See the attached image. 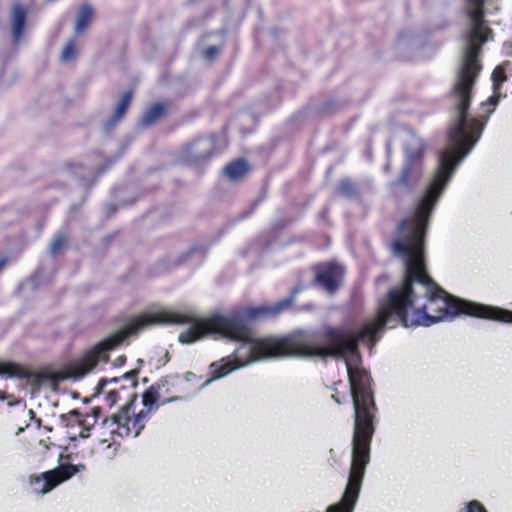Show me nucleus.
I'll return each instance as SVG.
<instances>
[{"label": "nucleus", "instance_id": "f257e3e1", "mask_svg": "<svg viewBox=\"0 0 512 512\" xmlns=\"http://www.w3.org/2000/svg\"><path fill=\"white\" fill-rule=\"evenodd\" d=\"M446 187L429 182L417 199L411 217L398 226V237L392 243L393 253L404 260L401 285L389 290L379 301L377 313L366 320L359 331L346 327L324 326L319 329H298L289 335L257 338L250 334L252 320L272 318L292 306L294 294L274 304L236 311V370L253 363L287 356L341 358L347 373L358 370L359 342L374 345L386 327L400 322L404 327H429L444 320L466 314L473 317L512 323V311L496 306L460 300L440 288L427 274L424 248L430 217ZM370 378V382L371 377ZM372 392V389L370 388Z\"/></svg>", "mask_w": 512, "mask_h": 512}, {"label": "nucleus", "instance_id": "f03ea898", "mask_svg": "<svg viewBox=\"0 0 512 512\" xmlns=\"http://www.w3.org/2000/svg\"><path fill=\"white\" fill-rule=\"evenodd\" d=\"M467 13L469 25L463 33V54L452 91L454 115L448 130V144L439 153L437 166L430 180L442 187L448 185L458 165L480 140L490 115L502 97L501 85L507 80L505 65L497 66L491 77L493 95L482 103V107L489 106L490 109L486 115L479 117L469 114L473 87L481 71V48L483 44L493 40V32L484 20V0H468Z\"/></svg>", "mask_w": 512, "mask_h": 512}, {"label": "nucleus", "instance_id": "7ed1b4c3", "mask_svg": "<svg viewBox=\"0 0 512 512\" xmlns=\"http://www.w3.org/2000/svg\"><path fill=\"white\" fill-rule=\"evenodd\" d=\"M349 386L354 408L350 471L339 501L329 505L325 512H354L365 470L370 462L376 411L373 392L370 391V378L363 371L349 369Z\"/></svg>", "mask_w": 512, "mask_h": 512}, {"label": "nucleus", "instance_id": "20e7f679", "mask_svg": "<svg viewBox=\"0 0 512 512\" xmlns=\"http://www.w3.org/2000/svg\"><path fill=\"white\" fill-rule=\"evenodd\" d=\"M166 384L167 380H160L143 393L142 402L147 410H141L137 414H134L136 394L130 393L120 411L111 417V425L115 426L111 431L120 437L139 436L150 417V412L158 409L157 402L162 397V390Z\"/></svg>", "mask_w": 512, "mask_h": 512}, {"label": "nucleus", "instance_id": "39448f33", "mask_svg": "<svg viewBox=\"0 0 512 512\" xmlns=\"http://www.w3.org/2000/svg\"><path fill=\"white\" fill-rule=\"evenodd\" d=\"M83 470H85V465L83 464H60L56 468L39 475H31L29 478L31 491L38 495L47 494L59 484L69 480Z\"/></svg>", "mask_w": 512, "mask_h": 512}, {"label": "nucleus", "instance_id": "423d86ee", "mask_svg": "<svg viewBox=\"0 0 512 512\" xmlns=\"http://www.w3.org/2000/svg\"><path fill=\"white\" fill-rule=\"evenodd\" d=\"M215 140V136L195 139L181 150L180 160L191 167L202 166L215 154Z\"/></svg>", "mask_w": 512, "mask_h": 512}, {"label": "nucleus", "instance_id": "0eeeda50", "mask_svg": "<svg viewBox=\"0 0 512 512\" xmlns=\"http://www.w3.org/2000/svg\"><path fill=\"white\" fill-rule=\"evenodd\" d=\"M61 423L67 428V437L71 441L78 438L86 439L90 436V429L96 423V415H81L76 409L67 414L60 415Z\"/></svg>", "mask_w": 512, "mask_h": 512}, {"label": "nucleus", "instance_id": "6e6552de", "mask_svg": "<svg viewBox=\"0 0 512 512\" xmlns=\"http://www.w3.org/2000/svg\"><path fill=\"white\" fill-rule=\"evenodd\" d=\"M343 275L344 268L342 265L329 262L317 267L315 282L331 294L339 287Z\"/></svg>", "mask_w": 512, "mask_h": 512}, {"label": "nucleus", "instance_id": "1a4fd4ad", "mask_svg": "<svg viewBox=\"0 0 512 512\" xmlns=\"http://www.w3.org/2000/svg\"><path fill=\"white\" fill-rule=\"evenodd\" d=\"M397 137L403 142L405 158L418 161L424 151L423 140L410 128H401L397 131Z\"/></svg>", "mask_w": 512, "mask_h": 512}, {"label": "nucleus", "instance_id": "9d476101", "mask_svg": "<svg viewBox=\"0 0 512 512\" xmlns=\"http://www.w3.org/2000/svg\"><path fill=\"white\" fill-rule=\"evenodd\" d=\"M26 19V8L20 3L14 4L11 10V27L12 38L15 44L20 43L21 40L23 39Z\"/></svg>", "mask_w": 512, "mask_h": 512}, {"label": "nucleus", "instance_id": "9b49d317", "mask_svg": "<svg viewBox=\"0 0 512 512\" xmlns=\"http://www.w3.org/2000/svg\"><path fill=\"white\" fill-rule=\"evenodd\" d=\"M95 15V10L89 2H83L77 10L74 24V32L80 34L91 24Z\"/></svg>", "mask_w": 512, "mask_h": 512}, {"label": "nucleus", "instance_id": "f8f14e48", "mask_svg": "<svg viewBox=\"0 0 512 512\" xmlns=\"http://www.w3.org/2000/svg\"><path fill=\"white\" fill-rule=\"evenodd\" d=\"M131 99H132L131 91H126L123 93L120 100L117 102V104L115 106V110H114L112 117L109 120H107L104 124V128L106 130L113 128L122 119V117L124 116L128 106L131 102Z\"/></svg>", "mask_w": 512, "mask_h": 512}, {"label": "nucleus", "instance_id": "ddd939ff", "mask_svg": "<svg viewBox=\"0 0 512 512\" xmlns=\"http://www.w3.org/2000/svg\"><path fill=\"white\" fill-rule=\"evenodd\" d=\"M416 163V160L405 158L401 175L393 182V185L408 187L413 179H418L420 177V173L416 171Z\"/></svg>", "mask_w": 512, "mask_h": 512}, {"label": "nucleus", "instance_id": "4468645a", "mask_svg": "<svg viewBox=\"0 0 512 512\" xmlns=\"http://www.w3.org/2000/svg\"><path fill=\"white\" fill-rule=\"evenodd\" d=\"M166 107L161 103H156L148 108L140 119V125L143 127L150 126L165 113Z\"/></svg>", "mask_w": 512, "mask_h": 512}, {"label": "nucleus", "instance_id": "2eb2a0df", "mask_svg": "<svg viewBox=\"0 0 512 512\" xmlns=\"http://www.w3.org/2000/svg\"><path fill=\"white\" fill-rule=\"evenodd\" d=\"M247 171L248 164L243 159H238L229 163L224 169V173L231 180H237L241 178Z\"/></svg>", "mask_w": 512, "mask_h": 512}, {"label": "nucleus", "instance_id": "dca6fc26", "mask_svg": "<svg viewBox=\"0 0 512 512\" xmlns=\"http://www.w3.org/2000/svg\"><path fill=\"white\" fill-rule=\"evenodd\" d=\"M138 371L136 369H133L129 372L124 373L121 377H113L111 379H101L98 382L97 389L99 391H103L105 386L108 383H117L120 380H127L130 382V388L134 389L137 386V377Z\"/></svg>", "mask_w": 512, "mask_h": 512}, {"label": "nucleus", "instance_id": "f3484780", "mask_svg": "<svg viewBox=\"0 0 512 512\" xmlns=\"http://www.w3.org/2000/svg\"><path fill=\"white\" fill-rule=\"evenodd\" d=\"M76 56V48H75V39L71 38L67 41L66 45L64 46L60 58L64 62H69L72 59H74Z\"/></svg>", "mask_w": 512, "mask_h": 512}, {"label": "nucleus", "instance_id": "a211bd4d", "mask_svg": "<svg viewBox=\"0 0 512 512\" xmlns=\"http://www.w3.org/2000/svg\"><path fill=\"white\" fill-rule=\"evenodd\" d=\"M456 512H488L485 506L478 500L465 502Z\"/></svg>", "mask_w": 512, "mask_h": 512}, {"label": "nucleus", "instance_id": "6ab92c4d", "mask_svg": "<svg viewBox=\"0 0 512 512\" xmlns=\"http://www.w3.org/2000/svg\"><path fill=\"white\" fill-rule=\"evenodd\" d=\"M66 244V237L63 233H58L55 238L52 240L49 246V253L52 256H56L63 249Z\"/></svg>", "mask_w": 512, "mask_h": 512}, {"label": "nucleus", "instance_id": "aec40b11", "mask_svg": "<svg viewBox=\"0 0 512 512\" xmlns=\"http://www.w3.org/2000/svg\"><path fill=\"white\" fill-rule=\"evenodd\" d=\"M338 190L341 194L347 197L356 195V186L352 181L348 179H344L340 182Z\"/></svg>", "mask_w": 512, "mask_h": 512}, {"label": "nucleus", "instance_id": "412c9836", "mask_svg": "<svg viewBox=\"0 0 512 512\" xmlns=\"http://www.w3.org/2000/svg\"><path fill=\"white\" fill-rule=\"evenodd\" d=\"M106 399H107V402L109 403V405L112 406L121 400L120 392L118 390L108 391Z\"/></svg>", "mask_w": 512, "mask_h": 512}, {"label": "nucleus", "instance_id": "4be33fe9", "mask_svg": "<svg viewBox=\"0 0 512 512\" xmlns=\"http://www.w3.org/2000/svg\"><path fill=\"white\" fill-rule=\"evenodd\" d=\"M218 47L210 46L204 51V57L207 61L213 60V58L218 54Z\"/></svg>", "mask_w": 512, "mask_h": 512}, {"label": "nucleus", "instance_id": "5701e85b", "mask_svg": "<svg viewBox=\"0 0 512 512\" xmlns=\"http://www.w3.org/2000/svg\"><path fill=\"white\" fill-rule=\"evenodd\" d=\"M28 415H29V418H30L32 421H34L38 427H40V426H41V419H39V418H37V417H36V413H35L32 409H30V410L28 411Z\"/></svg>", "mask_w": 512, "mask_h": 512}, {"label": "nucleus", "instance_id": "b1692460", "mask_svg": "<svg viewBox=\"0 0 512 512\" xmlns=\"http://www.w3.org/2000/svg\"><path fill=\"white\" fill-rule=\"evenodd\" d=\"M125 361H126V357H125L124 355H120V356H118V357L114 360L113 365H114L115 367H120V366H122V365L125 363Z\"/></svg>", "mask_w": 512, "mask_h": 512}, {"label": "nucleus", "instance_id": "393cba45", "mask_svg": "<svg viewBox=\"0 0 512 512\" xmlns=\"http://www.w3.org/2000/svg\"><path fill=\"white\" fill-rule=\"evenodd\" d=\"M180 399H181V397H178V396H176V397H171V398H168V399H166V400H163V401L161 402V405H165V404H167V403L174 402V401H177V400H180Z\"/></svg>", "mask_w": 512, "mask_h": 512}, {"label": "nucleus", "instance_id": "a878e982", "mask_svg": "<svg viewBox=\"0 0 512 512\" xmlns=\"http://www.w3.org/2000/svg\"><path fill=\"white\" fill-rule=\"evenodd\" d=\"M49 377L47 375H44V374H39L37 375V379H38V382L41 383L43 382L44 380L48 379Z\"/></svg>", "mask_w": 512, "mask_h": 512}, {"label": "nucleus", "instance_id": "bb28decb", "mask_svg": "<svg viewBox=\"0 0 512 512\" xmlns=\"http://www.w3.org/2000/svg\"><path fill=\"white\" fill-rule=\"evenodd\" d=\"M6 264V259L5 258H1L0 259V271L4 268Z\"/></svg>", "mask_w": 512, "mask_h": 512}, {"label": "nucleus", "instance_id": "cd10ccee", "mask_svg": "<svg viewBox=\"0 0 512 512\" xmlns=\"http://www.w3.org/2000/svg\"><path fill=\"white\" fill-rule=\"evenodd\" d=\"M391 145H392L391 141H388V142H387V144H386V147H387V154H388V155H389V154H390V152H391Z\"/></svg>", "mask_w": 512, "mask_h": 512}, {"label": "nucleus", "instance_id": "c85d7f7f", "mask_svg": "<svg viewBox=\"0 0 512 512\" xmlns=\"http://www.w3.org/2000/svg\"><path fill=\"white\" fill-rule=\"evenodd\" d=\"M381 281H388V277L387 276H381L378 278L377 282L380 283Z\"/></svg>", "mask_w": 512, "mask_h": 512}, {"label": "nucleus", "instance_id": "c756f323", "mask_svg": "<svg viewBox=\"0 0 512 512\" xmlns=\"http://www.w3.org/2000/svg\"><path fill=\"white\" fill-rule=\"evenodd\" d=\"M333 399L337 402V403H341L340 399L338 397H336L335 395L332 396Z\"/></svg>", "mask_w": 512, "mask_h": 512}, {"label": "nucleus", "instance_id": "7c9ffc66", "mask_svg": "<svg viewBox=\"0 0 512 512\" xmlns=\"http://www.w3.org/2000/svg\"><path fill=\"white\" fill-rule=\"evenodd\" d=\"M0 400H4L3 392L0 391Z\"/></svg>", "mask_w": 512, "mask_h": 512}, {"label": "nucleus", "instance_id": "2f4dec72", "mask_svg": "<svg viewBox=\"0 0 512 512\" xmlns=\"http://www.w3.org/2000/svg\"><path fill=\"white\" fill-rule=\"evenodd\" d=\"M79 431H80L79 428H74V432L79 433Z\"/></svg>", "mask_w": 512, "mask_h": 512}, {"label": "nucleus", "instance_id": "473e14b6", "mask_svg": "<svg viewBox=\"0 0 512 512\" xmlns=\"http://www.w3.org/2000/svg\"><path fill=\"white\" fill-rule=\"evenodd\" d=\"M23 431V428H19L17 434H20Z\"/></svg>", "mask_w": 512, "mask_h": 512}, {"label": "nucleus", "instance_id": "72a5a7b5", "mask_svg": "<svg viewBox=\"0 0 512 512\" xmlns=\"http://www.w3.org/2000/svg\"><path fill=\"white\" fill-rule=\"evenodd\" d=\"M508 53L512 55V50H511V51H509Z\"/></svg>", "mask_w": 512, "mask_h": 512}]
</instances>
